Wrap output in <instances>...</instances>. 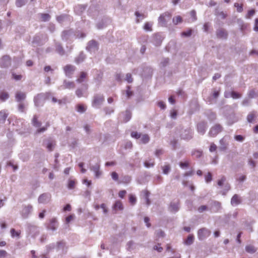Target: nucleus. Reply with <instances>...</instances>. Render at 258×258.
Instances as JSON below:
<instances>
[{
  "instance_id": "nucleus-53",
  "label": "nucleus",
  "mask_w": 258,
  "mask_h": 258,
  "mask_svg": "<svg viewBox=\"0 0 258 258\" xmlns=\"http://www.w3.org/2000/svg\"><path fill=\"white\" fill-rule=\"evenodd\" d=\"M41 18L44 22L48 21L50 18V16L48 14H41Z\"/></svg>"
},
{
  "instance_id": "nucleus-7",
  "label": "nucleus",
  "mask_w": 258,
  "mask_h": 258,
  "mask_svg": "<svg viewBox=\"0 0 258 258\" xmlns=\"http://www.w3.org/2000/svg\"><path fill=\"white\" fill-rule=\"evenodd\" d=\"M194 132L190 128L182 130L181 131L180 137L181 139L188 141L193 138Z\"/></svg>"
},
{
  "instance_id": "nucleus-44",
  "label": "nucleus",
  "mask_w": 258,
  "mask_h": 258,
  "mask_svg": "<svg viewBox=\"0 0 258 258\" xmlns=\"http://www.w3.org/2000/svg\"><path fill=\"white\" fill-rule=\"evenodd\" d=\"M202 151L198 150H194L191 152V155L196 157L197 158L201 157L202 155Z\"/></svg>"
},
{
  "instance_id": "nucleus-57",
  "label": "nucleus",
  "mask_w": 258,
  "mask_h": 258,
  "mask_svg": "<svg viewBox=\"0 0 258 258\" xmlns=\"http://www.w3.org/2000/svg\"><path fill=\"white\" fill-rule=\"evenodd\" d=\"M67 18V15H61L56 17V20L59 23H62L66 18Z\"/></svg>"
},
{
  "instance_id": "nucleus-46",
  "label": "nucleus",
  "mask_w": 258,
  "mask_h": 258,
  "mask_svg": "<svg viewBox=\"0 0 258 258\" xmlns=\"http://www.w3.org/2000/svg\"><path fill=\"white\" fill-rule=\"evenodd\" d=\"M10 233L11 234V236L12 237H19L21 232H20V231H16L15 229L12 228L10 230Z\"/></svg>"
},
{
  "instance_id": "nucleus-11",
  "label": "nucleus",
  "mask_w": 258,
  "mask_h": 258,
  "mask_svg": "<svg viewBox=\"0 0 258 258\" xmlns=\"http://www.w3.org/2000/svg\"><path fill=\"white\" fill-rule=\"evenodd\" d=\"M11 58L10 56L6 55L0 58V67L7 68L11 66Z\"/></svg>"
},
{
  "instance_id": "nucleus-4",
  "label": "nucleus",
  "mask_w": 258,
  "mask_h": 258,
  "mask_svg": "<svg viewBox=\"0 0 258 258\" xmlns=\"http://www.w3.org/2000/svg\"><path fill=\"white\" fill-rule=\"evenodd\" d=\"M226 180L225 176H222L221 178L218 180L217 182V184L219 186H224L223 189L221 191V193L225 196L227 192L230 189V185L228 183H226L225 184H224Z\"/></svg>"
},
{
  "instance_id": "nucleus-5",
  "label": "nucleus",
  "mask_w": 258,
  "mask_h": 258,
  "mask_svg": "<svg viewBox=\"0 0 258 258\" xmlns=\"http://www.w3.org/2000/svg\"><path fill=\"white\" fill-rule=\"evenodd\" d=\"M164 38V36L161 33H157L153 35L151 42L155 46H160Z\"/></svg>"
},
{
  "instance_id": "nucleus-6",
  "label": "nucleus",
  "mask_w": 258,
  "mask_h": 258,
  "mask_svg": "<svg viewBox=\"0 0 258 258\" xmlns=\"http://www.w3.org/2000/svg\"><path fill=\"white\" fill-rule=\"evenodd\" d=\"M211 233V232L209 229L206 228H202L198 230V237L200 240H203L208 237Z\"/></svg>"
},
{
  "instance_id": "nucleus-19",
  "label": "nucleus",
  "mask_w": 258,
  "mask_h": 258,
  "mask_svg": "<svg viewBox=\"0 0 258 258\" xmlns=\"http://www.w3.org/2000/svg\"><path fill=\"white\" fill-rule=\"evenodd\" d=\"M33 209V207L31 205L25 206L22 210V216L26 218L31 213Z\"/></svg>"
},
{
  "instance_id": "nucleus-59",
  "label": "nucleus",
  "mask_w": 258,
  "mask_h": 258,
  "mask_svg": "<svg viewBox=\"0 0 258 258\" xmlns=\"http://www.w3.org/2000/svg\"><path fill=\"white\" fill-rule=\"evenodd\" d=\"M191 34H192V30L189 29L187 31L182 32L181 34V35L182 36H184V37H189L191 36Z\"/></svg>"
},
{
  "instance_id": "nucleus-38",
  "label": "nucleus",
  "mask_w": 258,
  "mask_h": 258,
  "mask_svg": "<svg viewBox=\"0 0 258 258\" xmlns=\"http://www.w3.org/2000/svg\"><path fill=\"white\" fill-rule=\"evenodd\" d=\"M8 117V114L5 110H2L0 111V122H5Z\"/></svg>"
},
{
  "instance_id": "nucleus-29",
  "label": "nucleus",
  "mask_w": 258,
  "mask_h": 258,
  "mask_svg": "<svg viewBox=\"0 0 258 258\" xmlns=\"http://www.w3.org/2000/svg\"><path fill=\"white\" fill-rule=\"evenodd\" d=\"M86 9V7L83 5H78L76 6L74 9L75 12L80 15Z\"/></svg>"
},
{
  "instance_id": "nucleus-58",
  "label": "nucleus",
  "mask_w": 258,
  "mask_h": 258,
  "mask_svg": "<svg viewBox=\"0 0 258 258\" xmlns=\"http://www.w3.org/2000/svg\"><path fill=\"white\" fill-rule=\"evenodd\" d=\"M241 95L238 93H237L234 91H232L231 92V97L233 99H237L240 98Z\"/></svg>"
},
{
  "instance_id": "nucleus-39",
  "label": "nucleus",
  "mask_w": 258,
  "mask_h": 258,
  "mask_svg": "<svg viewBox=\"0 0 258 258\" xmlns=\"http://www.w3.org/2000/svg\"><path fill=\"white\" fill-rule=\"evenodd\" d=\"M245 250L246 252L250 253H253L256 251V249L254 246L251 245H248L246 246Z\"/></svg>"
},
{
  "instance_id": "nucleus-8",
  "label": "nucleus",
  "mask_w": 258,
  "mask_h": 258,
  "mask_svg": "<svg viewBox=\"0 0 258 258\" xmlns=\"http://www.w3.org/2000/svg\"><path fill=\"white\" fill-rule=\"evenodd\" d=\"M223 130V127L220 124H216L210 130L209 135L212 137H216Z\"/></svg>"
},
{
  "instance_id": "nucleus-21",
  "label": "nucleus",
  "mask_w": 258,
  "mask_h": 258,
  "mask_svg": "<svg viewBox=\"0 0 258 258\" xmlns=\"http://www.w3.org/2000/svg\"><path fill=\"white\" fill-rule=\"evenodd\" d=\"M242 202L241 197L237 194H235L231 199V204L233 206H236L240 204Z\"/></svg>"
},
{
  "instance_id": "nucleus-15",
  "label": "nucleus",
  "mask_w": 258,
  "mask_h": 258,
  "mask_svg": "<svg viewBox=\"0 0 258 258\" xmlns=\"http://www.w3.org/2000/svg\"><path fill=\"white\" fill-rule=\"evenodd\" d=\"M86 49L89 52H95L98 49V43L94 40L88 42Z\"/></svg>"
},
{
  "instance_id": "nucleus-52",
  "label": "nucleus",
  "mask_w": 258,
  "mask_h": 258,
  "mask_svg": "<svg viewBox=\"0 0 258 258\" xmlns=\"http://www.w3.org/2000/svg\"><path fill=\"white\" fill-rule=\"evenodd\" d=\"M129 202L132 205H134L137 202L136 197L133 195H129Z\"/></svg>"
},
{
  "instance_id": "nucleus-35",
  "label": "nucleus",
  "mask_w": 258,
  "mask_h": 258,
  "mask_svg": "<svg viewBox=\"0 0 258 258\" xmlns=\"http://www.w3.org/2000/svg\"><path fill=\"white\" fill-rule=\"evenodd\" d=\"M42 37V34H38L35 35L33 38L32 43L36 44H40L41 43V39Z\"/></svg>"
},
{
  "instance_id": "nucleus-48",
  "label": "nucleus",
  "mask_w": 258,
  "mask_h": 258,
  "mask_svg": "<svg viewBox=\"0 0 258 258\" xmlns=\"http://www.w3.org/2000/svg\"><path fill=\"white\" fill-rule=\"evenodd\" d=\"M153 23L151 22H146L144 26V29L146 31H152Z\"/></svg>"
},
{
  "instance_id": "nucleus-16",
  "label": "nucleus",
  "mask_w": 258,
  "mask_h": 258,
  "mask_svg": "<svg viewBox=\"0 0 258 258\" xmlns=\"http://www.w3.org/2000/svg\"><path fill=\"white\" fill-rule=\"evenodd\" d=\"M221 209V204L218 201H212L210 205L209 210L213 212H217Z\"/></svg>"
},
{
  "instance_id": "nucleus-30",
  "label": "nucleus",
  "mask_w": 258,
  "mask_h": 258,
  "mask_svg": "<svg viewBox=\"0 0 258 258\" xmlns=\"http://www.w3.org/2000/svg\"><path fill=\"white\" fill-rule=\"evenodd\" d=\"M220 149L221 150L224 151L226 150L228 144L225 142V138H222L220 141Z\"/></svg>"
},
{
  "instance_id": "nucleus-45",
  "label": "nucleus",
  "mask_w": 258,
  "mask_h": 258,
  "mask_svg": "<svg viewBox=\"0 0 258 258\" xmlns=\"http://www.w3.org/2000/svg\"><path fill=\"white\" fill-rule=\"evenodd\" d=\"M27 2L28 0H16V6L19 8L22 7L24 6Z\"/></svg>"
},
{
  "instance_id": "nucleus-54",
  "label": "nucleus",
  "mask_w": 258,
  "mask_h": 258,
  "mask_svg": "<svg viewBox=\"0 0 258 258\" xmlns=\"http://www.w3.org/2000/svg\"><path fill=\"white\" fill-rule=\"evenodd\" d=\"M234 6L236 8L237 12L238 13H241L243 11V6L242 4L240 5L237 3L234 4Z\"/></svg>"
},
{
  "instance_id": "nucleus-50",
  "label": "nucleus",
  "mask_w": 258,
  "mask_h": 258,
  "mask_svg": "<svg viewBox=\"0 0 258 258\" xmlns=\"http://www.w3.org/2000/svg\"><path fill=\"white\" fill-rule=\"evenodd\" d=\"M194 237L192 235H189L188 236L187 239L185 241V243L186 245H190L193 243Z\"/></svg>"
},
{
  "instance_id": "nucleus-26",
  "label": "nucleus",
  "mask_w": 258,
  "mask_h": 258,
  "mask_svg": "<svg viewBox=\"0 0 258 258\" xmlns=\"http://www.w3.org/2000/svg\"><path fill=\"white\" fill-rule=\"evenodd\" d=\"M217 36L220 38H226L227 37V33L226 31L223 29L217 30L216 32Z\"/></svg>"
},
{
  "instance_id": "nucleus-3",
  "label": "nucleus",
  "mask_w": 258,
  "mask_h": 258,
  "mask_svg": "<svg viewBox=\"0 0 258 258\" xmlns=\"http://www.w3.org/2000/svg\"><path fill=\"white\" fill-rule=\"evenodd\" d=\"M104 101V97L103 94H96L93 96L92 101V106L96 108H99Z\"/></svg>"
},
{
  "instance_id": "nucleus-40",
  "label": "nucleus",
  "mask_w": 258,
  "mask_h": 258,
  "mask_svg": "<svg viewBox=\"0 0 258 258\" xmlns=\"http://www.w3.org/2000/svg\"><path fill=\"white\" fill-rule=\"evenodd\" d=\"M76 110L78 112L83 113L86 110V107L82 104H78L76 106Z\"/></svg>"
},
{
  "instance_id": "nucleus-37",
  "label": "nucleus",
  "mask_w": 258,
  "mask_h": 258,
  "mask_svg": "<svg viewBox=\"0 0 258 258\" xmlns=\"http://www.w3.org/2000/svg\"><path fill=\"white\" fill-rule=\"evenodd\" d=\"M9 98V94L6 92L0 93V100L2 101H5Z\"/></svg>"
},
{
  "instance_id": "nucleus-42",
  "label": "nucleus",
  "mask_w": 258,
  "mask_h": 258,
  "mask_svg": "<svg viewBox=\"0 0 258 258\" xmlns=\"http://www.w3.org/2000/svg\"><path fill=\"white\" fill-rule=\"evenodd\" d=\"M144 198L146 200V204L147 206H149L151 204L150 200L149 199L150 192L147 190L144 191Z\"/></svg>"
},
{
  "instance_id": "nucleus-32",
  "label": "nucleus",
  "mask_w": 258,
  "mask_h": 258,
  "mask_svg": "<svg viewBox=\"0 0 258 258\" xmlns=\"http://www.w3.org/2000/svg\"><path fill=\"white\" fill-rule=\"evenodd\" d=\"M144 166L146 168L153 167L155 165L154 160L153 159H150L148 160H146L144 162Z\"/></svg>"
},
{
  "instance_id": "nucleus-43",
  "label": "nucleus",
  "mask_w": 258,
  "mask_h": 258,
  "mask_svg": "<svg viewBox=\"0 0 258 258\" xmlns=\"http://www.w3.org/2000/svg\"><path fill=\"white\" fill-rule=\"evenodd\" d=\"M124 118L123 121L126 122L130 120L132 116L131 112L130 111H126L124 114Z\"/></svg>"
},
{
  "instance_id": "nucleus-51",
  "label": "nucleus",
  "mask_w": 258,
  "mask_h": 258,
  "mask_svg": "<svg viewBox=\"0 0 258 258\" xmlns=\"http://www.w3.org/2000/svg\"><path fill=\"white\" fill-rule=\"evenodd\" d=\"M132 180L131 176L129 175H125L122 178L121 182L124 183H128Z\"/></svg>"
},
{
  "instance_id": "nucleus-27",
  "label": "nucleus",
  "mask_w": 258,
  "mask_h": 258,
  "mask_svg": "<svg viewBox=\"0 0 258 258\" xmlns=\"http://www.w3.org/2000/svg\"><path fill=\"white\" fill-rule=\"evenodd\" d=\"M86 58V55L83 52H81L79 55L75 59V61L77 64L82 62Z\"/></svg>"
},
{
  "instance_id": "nucleus-33",
  "label": "nucleus",
  "mask_w": 258,
  "mask_h": 258,
  "mask_svg": "<svg viewBox=\"0 0 258 258\" xmlns=\"http://www.w3.org/2000/svg\"><path fill=\"white\" fill-rule=\"evenodd\" d=\"M56 50L60 55H62L64 54V50L60 43H56Z\"/></svg>"
},
{
  "instance_id": "nucleus-2",
  "label": "nucleus",
  "mask_w": 258,
  "mask_h": 258,
  "mask_svg": "<svg viewBox=\"0 0 258 258\" xmlns=\"http://www.w3.org/2000/svg\"><path fill=\"white\" fill-rule=\"evenodd\" d=\"M171 14L168 12H165L159 16L158 19V25L160 27H166L167 22L170 20Z\"/></svg>"
},
{
  "instance_id": "nucleus-25",
  "label": "nucleus",
  "mask_w": 258,
  "mask_h": 258,
  "mask_svg": "<svg viewBox=\"0 0 258 258\" xmlns=\"http://www.w3.org/2000/svg\"><path fill=\"white\" fill-rule=\"evenodd\" d=\"M26 94L23 92L18 91L16 93L15 97L17 102H20L25 99Z\"/></svg>"
},
{
  "instance_id": "nucleus-34",
  "label": "nucleus",
  "mask_w": 258,
  "mask_h": 258,
  "mask_svg": "<svg viewBox=\"0 0 258 258\" xmlns=\"http://www.w3.org/2000/svg\"><path fill=\"white\" fill-rule=\"evenodd\" d=\"M32 123L33 126L36 127H40L41 125V123L38 120L37 116L36 115L33 116L32 120Z\"/></svg>"
},
{
  "instance_id": "nucleus-14",
  "label": "nucleus",
  "mask_w": 258,
  "mask_h": 258,
  "mask_svg": "<svg viewBox=\"0 0 258 258\" xmlns=\"http://www.w3.org/2000/svg\"><path fill=\"white\" fill-rule=\"evenodd\" d=\"M208 127L207 122L205 121H202L199 122L197 125V129L198 133L203 135L206 133Z\"/></svg>"
},
{
  "instance_id": "nucleus-55",
  "label": "nucleus",
  "mask_w": 258,
  "mask_h": 258,
  "mask_svg": "<svg viewBox=\"0 0 258 258\" xmlns=\"http://www.w3.org/2000/svg\"><path fill=\"white\" fill-rule=\"evenodd\" d=\"M205 179L207 183L210 182L213 179L212 174L210 172H208L207 174L205 176Z\"/></svg>"
},
{
  "instance_id": "nucleus-36",
  "label": "nucleus",
  "mask_w": 258,
  "mask_h": 258,
  "mask_svg": "<svg viewBox=\"0 0 258 258\" xmlns=\"http://www.w3.org/2000/svg\"><path fill=\"white\" fill-rule=\"evenodd\" d=\"M182 18L180 16L174 17L172 19V22L174 25H177L182 22Z\"/></svg>"
},
{
  "instance_id": "nucleus-28",
  "label": "nucleus",
  "mask_w": 258,
  "mask_h": 258,
  "mask_svg": "<svg viewBox=\"0 0 258 258\" xmlns=\"http://www.w3.org/2000/svg\"><path fill=\"white\" fill-rule=\"evenodd\" d=\"M73 32L71 30L63 31L61 34V38L62 40H67L69 37L72 35Z\"/></svg>"
},
{
  "instance_id": "nucleus-61",
  "label": "nucleus",
  "mask_w": 258,
  "mask_h": 258,
  "mask_svg": "<svg viewBox=\"0 0 258 258\" xmlns=\"http://www.w3.org/2000/svg\"><path fill=\"white\" fill-rule=\"evenodd\" d=\"M75 186V181L73 180H70L68 182V187L69 189H72L74 188Z\"/></svg>"
},
{
  "instance_id": "nucleus-63",
  "label": "nucleus",
  "mask_w": 258,
  "mask_h": 258,
  "mask_svg": "<svg viewBox=\"0 0 258 258\" xmlns=\"http://www.w3.org/2000/svg\"><path fill=\"white\" fill-rule=\"evenodd\" d=\"M115 80L119 82H122V76L121 75V74L120 73H116L115 75Z\"/></svg>"
},
{
  "instance_id": "nucleus-24",
  "label": "nucleus",
  "mask_w": 258,
  "mask_h": 258,
  "mask_svg": "<svg viewBox=\"0 0 258 258\" xmlns=\"http://www.w3.org/2000/svg\"><path fill=\"white\" fill-rule=\"evenodd\" d=\"M169 209L171 212L175 213L177 212L179 209V202H171Z\"/></svg>"
},
{
  "instance_id": "nucleus-10",
  "label": "nucleus",
  "mask_w": 258,
  "mask_h": 258,
  "mask_svg": "<svg viewBox=\"0 0 258 258\" xmlns=\"http://www.w3.org/2000/svg\"><path fill=\"white\" fill-rule=\"evenodd\" d=\"M76 70V67L72 64H67L63 67V71L66 76L70 78L72 77Z\"/></svg>"
},
{
  "instance_id": "nucleus-31",
  "label": "nucleus",
  "mask_w": 258,
  "mask_h": 258,
  "mask_svg": "<svg viewBox=\"0 0 258 258\" xmlns=\"http://www.w3.org/2000/svg\"><path fill=\"white\" fill-rule=\"evenodd\" d=\"M87 76V74L86 72H82L80 74V76L79 78H78L76 80L77 82L79 83H81L85 81L86 77Z\"/></svg>"
},
{
  "instance_id": "nucleus-41",
  "label": "nucleus",
  "mask_w": 258,
  "mask_h": 258,
  "mask_svg": "<svg viewBox=\"0 0 258 258\" xmlns=\"http://www.w3.org/2000/svg\"><path fill=\"white\" fill-rule=\"evenodd\" d=\"M141 141H142V143L143 144H146L148 143L150 141V137L147 134H144L141 135Z\"/></svg>"
},
{
  "instance_id": "nucleus-64",
  "label": "nucleus",
  "mask_w": 258,
  "mask_h": 258,
  "mask_svg": "<svg viewBox=\"0 0 258 258\" xmlns=\"http://www.w3.org/2000/svg\"><path fill=\"white\" fill-rule=\"evenodd\" d=\"M169 59L168 58H165L161 62V64L162 67H165L169 63Z\"/></svg>"
},
{
  "instance_id": "nucleus-60",
  "label": "nucleus",
  "mask_w": 258,
  "mask_h": 258,
  "mask_svg": "<svg viewBox=\"0 0 258 258\" xmlns=\"http://www.w3.org/2000/svg\"><path fill=\"white\" fill-rule=\"evenodd\" d=\"M132 137L139 139L141 137V134L137 132H132L131 134Z\"/></svg>"
},
{
  "instance_id": "nucleus-23",
  "label": "nucleus",
  "mask_w": 258,
  "mask_h": 258,
  "mask_svg": "<svg viewBox=\"0 0 258 258\" xmlns=\"http://www.w3.org/2000/svg\"><path fill=\"white\" fill-rule=\"evenodd\" d=\"M113 211L116 213L117 211H122L123 210V206L120 201H116L112 207Z\"/></svg>"
},
{
  "instance_id": "nucleus-47",
  "label": "nucleus",
  "mask_w": 258,
  "mask_h": 258,
  "mask_svg": "<svg viewBox=\"0 0 258 258\" xmlns=\"http://www.w3.org/2000/svg\"><path fill=\"white\" fill-rule=\"evenodd\" d=\"M189 165V160H186L184 162H180L179 163V166L182 169H185L187 167H188Z\"/></svg>"
},
{
  "instance_id": "nucleus-18",
  "label": "nucleus",
  "mask_w": 258,
  "mask_h": 258,
  "mask_svg": "<svg viewBox=\"0 0 258 258\" xmlns=\"http://www.w3.org/2000/svg\"><path fill=\"white\" fill-rule=\"evenodd\" d=\"M257 117L258 113L257 111L253 110L248 113L246 119L249 123H253L255 122V120Z\"/></svg>"
},
{
  "instance_id": "nucleus-62",
  "label": "nucleus",
  "mask_w": 258,
  "mask_h": 258,
  "mask_svg": "<svg viewBox=\"0 0 258 258\" xmlns=\"http://www.w3.org/2000/svg\"><path fill=\"white\" fill-rule=\"evenodd\" d=\"M125 80L128 83H132L133 82V81L132 75L130 73L126 74Z\"/></svg>"
},
{
  "instance_id": "nucleus-22",
  "label": "nucleus",
  "mask_w": 258,
  "mask_h": 258,
  "mask_svg": "<svg viewBox=\"0 0 258 258\" xmlns=\"http://www.w3.org/2000/svg\"><path fill=\"white\" fill-rule=\"evenodd\" d=\"M75 87V83L73 82L64 80L63 85L59 87V89H72Z\"/></svg>"
},
{
  "instance_id": "nucleus-49",
  "label": "nucleus",
  "mask_w": 258,
  "mask_h": 258,
  "mask_svg": "<svg viewBox=\"0 0 258 258\" xmlns=\"http://www.w3.org/2000/svg\"><path fill=\"white\" fill-rule=\"evenodd\" d=\"M163 173L165 174H167L170 171V166L169 164L165 165L162 167Z\"/></svg>"
},
{
  "instance_id": "nucleus-17",
  "label": "nucleus",
  "mask_w": 258,
  "mask_h": 258,
  "mask_svg": "<svg viewBox=\"0 0 258 258\" xmlns=\"http://www.w3.org/2000/svg\"><path fill=\"white\" fill-rule=\"evenodd\" d=\"M58 226L57 221L56 218H53L50 219L47 224V228L49 230L55 231Z\"/></svg>"
},
{
  "instance_id": "nucleus-12",
  "label": "nucleus",
  "mask_w": 258,
  "mask_h": 258,
  "mask_svg": "<svg viewBox=\"0 0 258 258\" xmlns=\"http://www.w3.org/2000/svg\"><path fill=\"white\" fill-rule=\"evenodd\" d=\"M55 142L52 139L49 138L43 141V146L47 148L48 151H52L54 148Z\"/></svg>"
},
{
  "instance_id": "nucleus-13",
  "label": "nucleus",
  "mask_w": 258,
  "mask_h": 258,
  "mask_svg": "<svg viewBox=\"0 0 258 258\" xmlns=\"http://www.w3.org/2000/svg\"><path fill=\"white\" fill-rule=\"evenodd\" d=\"M27 232L31 237H34L39 234L38 227L35 225L29 224L27 226Z\"/></svg>"
},
{
  "instance_id": "nucleus-56",
  "label": "nucleus",
  "mask_w": 258,
  "mask_h": 258,
  "mask_svg": "<svg viewBox=\"0 0 258 258\" xmlns=\"http://www.w3.org/2000/svg\"><path fill=\"white\" fill-rule=\"evenodd\" d=\"M64 246H65V243L62 241L57 242L56 243V248L58 250L63 249Z\"/></svg>"
},
{
  "instance_id": "nucleus-1",
  "label": "nucleus",
  "mask_w": 258,
  "mask_h": 258,
  "mask_svg": "<svg viewBox=\"0 0 258 258\" xmlns=\"http://www.w3.org/2000/svg\"><path fill=\"white\" fill-rule=\"evenodd\" d=\"M52 97H53V96L50 92H45L38 94L34 98V101L35 106H39L40 105H42L45 100L51 99Z\"/></svg>"
},
{
  "instance_id": "nucleus-20",
  "label": "nucleus",
  "mask_w": 258,
  "mask_h": 258,
  "mask_svg": "<svg viewBox=\"0 0 258 258\" xmlns=\"http://www.w3.org/2000/svg\"><path fill=\"white\" fill-rule=\"evenodd\" d=\"M99 162H100V160L99 159H97ZM91 170L93 171L95 173V177L96 178L99 177V176L101 174V172L99 171L100 169V164L99 163H96L95 165L92 166L90 167Z\"/></svg>"
},
{
  "instance_id": "nucleus-9",
  "label": "nucleus",
  "mask_w": 258,
  "mask_h": 258,
  "mask_svg": "<svg viewBox=\"0 0 258 258\" xmlns=\"http://www.w3.org/2000/svg\"><path fill=\"white\" fill-rule=\"evenodd\" d=\"M51 199V195L49 192H45L41 194L38 198V202L39 204H46L49 203Z\"/></svg>"
}]
</instances>
